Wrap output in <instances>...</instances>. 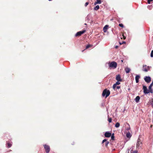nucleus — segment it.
Here are the masks:
<instances>
[{"label": "nucleus", "mask_w": 153, "mask_h": 153, "mask_svg": "<svg viewBox=\"0 0 153 153\" xmlns=\"http://www.w3.org/2000/svg\"><path fill=\"white\" fill-rule=\"evenodd\" d=\"M143 92L145 94H148L150 92V91L148 90L146 87L145 86H143Z\"/></svg>", "instance_id": "nucleus-5"}, {"label": "nucleus", "mask_w": 153, "mask_h": 153, "mask_svg": "<svg viewBox=\"0 0 153 153\" xmlns=\"http://www.w3.org/2000/svg\"><path fill=\"white\" fill-rule=\"evenodd\" d=\"M151 104L152 105V107H153V98L152 101L151 102Z\"/></svg>", "instance_id": "nucleus-32"}, {"label": "nucleus", "mask_w": 153, "mask_h": 153, "mask_svg": "<svg viewBox=\"0 0 153 153\" xmlns=\"http://www.w3.org/2000/svg\"><path fill=\"white\" fill-rule=\"evenodd\" d=\"M125 43V42H123L122 43V44Z\"/></svg>", "instance_id": "nucleus-38"}, {"label": "nucleus", "mask_w": 153, "mask_h": 153, "mask_svg": "<svg viewBox=\"0 0 153 153\" xmlns=\"http://www.w3.org/2000/svg\"><path fill=\"white\" fill-rule=\"evenodd\" d=\"M110 94V91L106 89H105L103 91L102 96H109Z\"/></svg>", "instance_id": "nucleus-4"}, {"label": "nucleus", "mask_w": 153, "mask_h": 153, "mask_svg": "<svg viewBox=\"0 0 153 153\" xmlns=\"http://www.w3.org/2000/svg\"><path fill=\"white\" fill-rule=\"evenodd\" d=\"M111 139L112 140H114V134H113L112 135H111Z\"/></svg>", "instance_id": "nucleus-26"}, {"label": "nucleus", "mask_w": 153, "mask_h": 153, "mask_svg": "<svg viewBox=\"0 0 153 153\" xmlns=\"http://www.w3.org/2000/svg\"><path fill=\"white\" fill-rule=\"evenodd\" d=\"M137 151H133V153H137Z\"/></svg>", "instance_id": "nucleus-34"}, {"label": "nucleus", "mask_w": 153, "mask_h": 153, "mask_svg": "<svg viewBox=\"0 0 153 153\" xmlns=\"http://www.w3.org/2000/svg\"><path fill=\"white\" fill-rule=\"evenodd\" d=\"M105 142V146H107L109 143V142L108 141H107L106 139H104L103 140L102 143H104Z\"/></svg>", "instance_id": "nucleus-14"}, {"label": "nucleus", "mask_w": 153, "mask_h": 153, "mask_svg": "<svg viewBox=\"0 0 153 153\" xmlns=\"http://www.w3.org/2000/svg\"><path fill=\"white\" fill-rule=\"evenodd\" d=\"M151 57H153V50H152L151 51Z\"/></svg>", "instance_id": "nucleus-28"}, {"label": "nucleus", "mask_w": 153, "mask_h": 153, "mask_svg": "<svg viewBox=\"0 0 153 153\" xmlns=\"http://www.w3.org/2000/svg\"><path fill=\"white\" fill-rule=\"evenodd\" d=\"M134 147H132V148H130V149H129L128 152V153H133V149Z\"/></svg>", "instance_id": "nucleus-19"}, {"label": "nucleus", "mask_w": 153, "mask_h": 153, "mask_svg": "<svg viewBox=\"0 0 153 153\" xmlns=\"http://www.w3.org/2000/svg\"><path fill=\"white\" fill-rule=\"evenodd\" d=\"M140 99V97L139 96H137L135 99V102L137 103L139 102Z\"/></svg>", "instance_id": "nucleus-18"}, {"label": "nucleus", "mask_w": 153, "mask_h": 153, "mask_svg": "<svg viewBox=\"0 0 153 153\" xmlns=\"http://www.w3.org/2000/svg\"><path fill=\"white\" fill-rule=\"evenodd\" d=\"M44 146L46 153H49L50 151V147L48 146L47 145H44Z\"/></svg>", "instance_id": "nucleus-6"}, {"label": "nucleus", "mask_w": 153, "mask_h": 153, "mask_svg": "<svg viewBox=\"0 0 153 153\" xmlns=\"http://www.w3.org/2000/svg\"><path fill=\"white\" fill-rule=\"evenodd\" d=\"M153 85V84L152 83H151V84L150 85V86H151L152 87Z\"/></svg>", "instance_id": "nucleus-36"}, {"label": "nucleus", "mask_w": 153, "mask_h": 153, "mask_svg": "<svg viewBox=\"0 0 153 153\" xmlns=\"http://www.w3.org/2000/svg\"><path fill=\"white\" fill-rule=\"evenodd\" d=\"M130 128L129 127V128H128L126 129L127 130H129L130 129Z\"/></svg>", "instance_id": "nucleus-37"}, {"label": "nucleus", "mask_w": 153, "mask_h": 153, "mask_svg": "<svg viewBox=\"0 0 153 153\" xmlns=\"http://www.w3.org/2000/svg\"><path fill=\"white\" fill-rule=\"evenodd\" d=\"M86 31L85 30H83L82 31H80L77 32L75 35L76 36H79L82 34L84 33Z\"/></svg>", "instance_id": "nucleus-7"}, {"label": "nucleus", "mask_w": 153, "mask_h": 153, "mask_svg": "<svg viewBox=\"0 0 153 153\" xmlns=\"http://www.w3.org/2000/svg\"><path fill=\"white\" fill-rule=\"evenodd\" d=\"M120 126V124L119 123H117L115 125V127L116 128H118Z\"/></svg>", "instance_id": "nucleus-22"}, {"label": "nucleus", "mask_w": 153, "mask_h": 153, "mask_svg": "<svg viewBox=\"0 0 153 153\" xmlns=\"http://www.w3.org/2000/svg\"><path fill=\"white\" fill-rule=\"evenodd\" d=\"M100 8L99 6V5H97L94 8V10H98Z\"/></svg>", "instance_id": "nucleus-21"}, {"label": "nucleus", "mask_w": 153, "mask_h": 153, "mask_svg": "<svg viewBox=\"0 0 153 153\" xmlns=\"http://www.w3.org/2000/svg\"><path fill=\"white\" fill-rule=\"evenodd\" d=\"M125 71L126 73H128L130 71V68L127 67L125 68Z\"/></svg>", "instance_id": "nucleus-17"}, {"label": "nucleus", "mask_w": 153, "mask_h": 153, "mask_svg": "<svg viewBox=\"0 0 153 153\" xmlns=\"http://www.w3.org/2000/svg\"><path fill=\"white\" fill-rule=\"evenodd\" d=\"M101 3V1L100 0H96V1L94 3V5H96L97 4H100Z\"/></svg>", "instance_id": "nucleus-15"}, {"label": "nucleus", "mask_w": 153, "mask_h": 153, "mask_svg": "<svg viewBox=\"0 0 153 153\" xmlns=\"http://www.w3.org/2000/svg\"><path fill=\"white\" fill-rule=\"evenodd\" d=\"M142 141L140 138H138L137 140V142L136 144V147L137 149H139L140 147H142Z\"/></svg>", "instance_id": "nucleus-2"}, {"label": "nucleus", "mask_w": 153, "mask_h": 153, "mask_svg": "<svg viewBox=\"0 0 153 153\" xmlns=\"http://www.w3.org/2000/svg\"><path fill=\"white\" fill-rule=\"evenodd\" d=\"M85 25H86V23H85Z\"/></svg>", "instance_id": "nucleus-42"}, {"label": "nucleus", "mask_w": 153, "mask_h": 153, "mask_svg": "<svg viewBox=\"0 0 153 153\" xmlns=\"http://www.w3.org/2000/svg\"><path fill=\"white\" fill-rule=\"evenodd\" d=\"M111 133L108 132H106L105 134V137H110L111 136Z\"/></svg>", "instance_id": "nucleus-10"}, {"label": "nucleus", "mask_w": 153, "mask_h": 153, "mask_svg": "<svg viewBox=\"0 0 153 153\" xmlns=\"http://www.w3.org/2000/svg\"><path fill=\"white\" fill-rule=\"evenodd\" d=\"M108 26L107 25H105L103 28V31L104 32H106L108 29Z\"/></svg>", "instance_id": "nucleus-13"}, {"label": "nucleus", "mask_w": 153, "mask_h": 153, "mask_svg": "<svg viewBox=\"0 0 153 153\" xmlns=\"http://www.w3.org/2000/svg\"><path fill=\"white\" fill-rule=\"evenodd\" d=\"M7 145H8V148H10L12 144L10 143H8Z\"/></svg>", "instance_id": "nucleus-23"}, {"label": "nucleus", "mask_w": 153, "mask_h": 153, "mask_svg": "<svg viewBox=\"0 0 153 153\" xmlns=\"http://www.w3.org/2000/svg\"><path fill=\"white\" fill-rule=\"evenodd\" d=\"M92 46L90 45H87L86 47V49H88V48L91 47Z\"/></svg>", "instance_id": "nucleus-24"}, {"label": "nucleus", "mask_w": 153, "mask_h": 153, "mask_svg": "<svg viewBox=\"0 0 153 153\" xmlns=\"http://www.w3.org/2000/svg\"><path fill=\"white\" fill-rule=\"evenodd\" d=\"M153 1V0H148V3L149 4L150 3V2L152 1Z\"/></svg>", "instance_id": "nucleus-30"}, {"label": "nucleus", "mask_w": 153, "mask_h": 153, "mask_svg": "<svg viewBox=\"0 0 153 153\" xmlns=\"http://www.w3.org/2000/svg\"><path fill=\"white\" fill-rule=\"evenodd\" d=\"M143 70L145 72H147L151 68V66H147L146 65H143Z\"/></svg>", "instance_id": "nucleus-3"}, {"label": "nucleus", "mask_w": 153, "mask_h": 153, "mask_svg": "<svg viewBox=\"0 0 153 153\" xmlns=\"http://www.w3.org/2000/svg\"><path fill=\"white\" fill-rule=\"evenodd\" d=\"M116 80L118 81H122V79L121 78L120 76V75L118 74L117 75L116 78Z\"/></svg>", "instance_id": "nucleus-9"}, {"label": "nucleus", "mask_w": 153, "mask_h": 153, "mask_svg": "<svg viewBox=\"0 0 153 153\" xmlns=\"http://www.w3.org/2000/svg\"><path fill=\"white\" fill-rule=\"evenodd\" d=\"M119 26L122 27H123V25L122 24H119Z\"/></svg>", "instance_id": "nucleus-29"}, {"label": "nucleus", "mask_w": 153, "mask_h": 153, "mask_svg": "<svg viewBox=\"0 0 153 153\" xmlns=\"http://www.w3.org/2000/svg\"><path fill=\"white\" fill-rule=\"evenodd\" d=\"M140 78V76L139 75H137L135 77V79L136 80V82L137 83L139 82V79Z\"/></svg>", "instance_id": "nucleus-12"}, {"label": "nucleus", "mask_w": 153, "mask_h": 153, "mask_svg": "<svg viewBox=\"0 0 153 153\" xmlns=\"http://www.w3.org/2000/svg\"><path fill=\"white\" fill-rule=\"evenodd\" d=\"M122 62H123V61L122 60H121Z\"/></svg>", "instance_id": "nucleus-43"}, {"label": "nucleus", "mask_w": 153, "mask_h": 153, "mask_svg": "<svg viewBox=\"0 0 153 153\" xmlns=\"http://www.w3.org/2000/svg\"><path fill=\"white\" fill-rule=\"evenodd\" d=\"M112 119L111 118H108V120L109 123H111L112 122Z\"/></svg>", "instance_id": "nucleus-25"}, {"label": "nucleus", "mask_w": 153, "mask_h": 153, "mask_svg": "<svg viewBox=\"0 0 153 153\" xmlns=\"http://www.w3.org/2000/svg\"><path fill=\"white\" fill-rule=\"evenodd\" d=\"M49 1H51V0H48Z\"/></svg>", "instance_id": "nucleus-41"}, {"label": "nucleus", "mask_w": 153, "mask_h": 153, "mask_svg": "<svg viewBox=\"0 0 153 153\" xmlns=\"http://www.w3.org/2000/svg\"><path fill=\"white\" fill-rule=\"evenodd\" d=\"M120 87L119 86H116V89L115 90H116L117 89H119L120 88Z\"/></svg>", "instance_id": "nucleus-27"}, {"label": "nucleus", "mask_w": 153, "mask_h": 153, "mask_svg": "<svg viewBox=\"0 0 153 153\" xmlns=\"http://www.w3.org/2000/svg\"><path fill=\"white\" fill-rule=\"evenodd\" d=\"M117 64L116 62H112L109 63V67L113 68L115 69L117 67Z\"/></svg>", "instance_id": "nucleus-1"}, {"label": "nucleus", "mask_w": 153, "mask_h": 153, "mask_svg": "<svg viewBox=\"0 0 153 153\" xmlns=\"http://www.w3.org/2000/svg\"><path fill=\"white\" fill-rule=\"evenodd\" d=\"M131 134L129 132H127L126 134V136L128 138H130L131 137Z\"/></svg>", "instance_id": "nucleus-16"}, {"label": "nucleus", "mask_w": 153, "mask_h": 153, "mask_svg": "<svg viewBox=\"0 0 153 153\" xmlns=\"http://www.w3.org/2000/svg\"><path fill=\"white\" fill-rule=\"evenodd\" d=\"M107 96H105V98H107Z\"/></svg>", "instance_id": "nucleus-39"}, {"label": "nucleus", "mask_w": 153, "mask_h": 153, "mask_svg": "<svg viewBox=\"0 0 153 153\" xmlns=\"http://www.w3.org/2000/svg\"><path fill=\"white\" fill-rule=\"evenodd\" d=\"M120 81H117L116 83L114 84V85L113 86V88L114 90H115L116 89V86L117 85H119L120 84V83L119 82Z\"/></svg>", "instance_id": "nucleus-11"}, {"label": "nucleus", "mask_w": 153, "mask_h": 153, "mask_svg": "<svg viewBox=\"0 0 153 153\" xmlns=\"http://www.w3.org/2000/svg\"><path fill=\"white\" fill-rule=\"evenodd\" d=\"M152 86H150L149 87V90L150 92V93H153V90L152 89Z\"/></svg>", "instance_id": "nucleus-20"}, {"label": "nucleus", "mask_w": 153, "mask_h": 153, "mask_svg": "<svg viewBox=\"0 0 153 153\" xmlns=\"http://www.w3.org/2000/svg\"><path fill=\"white\" fill-rule=\"evenodd\" d=\"M120 45H121V44H122V43H120Z\"/></svg>", "instance_id": "nucleus-40"}, {"label": "nucleus", "mask_w": 153, "mask_h": 153, "mask_svg": "<svg viewBox=\"0 0 153 153\" xmlns=\"http://www.w3.org/2000/svg\"><path fill=\"white\" fill-rule=\"evenodd\" d=\"M122 36H123V38L124 39H126V37L124 36V35L123 34L122 35Z\"/></svg>", "instance_id": "nucleus-33"}, {"label": "nucleus", "mask_w": 153, "mask_h": 153, "mask_svg": "<svg viewBox=\"0 0 153 153\" xmlns=\"http://www.w3.org/2000/svg\"><path fill=\"white\" fill-rule=\"evenodd\" d=\"M144 79L147 83H149L151 80V78L149 76H146L144 77Z\"/></svg>", "instance_id": "nucleus-8"}, {"label": "nucleus", "mask_w": 153, "mask_h": 153, "mask_svg": "<svg viewBox=\"0 0 153 153\" xmlns=\"http://www.w3.org/2000/svg\"><path fill=\"white\" fill-rule=\"evenodd\" d=\"M88 3H88V2H86L85 3V7L87 6L88 5Z\"/></svg>", "instance_id": "nucleus-31"}, {"label": "nucleus", "mask_w": 153, "mask_h": 153, "mask_svg": "<svg viewBox=\"0 0 153 153\" xmlns=\"http://www.w3.org/2000/svg\"><path fill=\"white\" fill-rule=\"evenodd\" d=\"M118 46L117 45L115 46V48L117 49L118 48Z\"/></svg>", "instance_id": "nucleus-35"}]
</instances>
